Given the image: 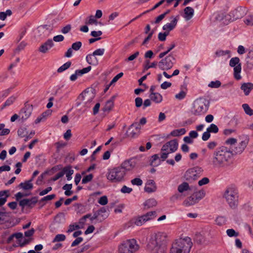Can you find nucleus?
<instances>
[{"mask_svg": "<svg viewBox=\"0 0 253 253\" xmlns=\"http://www.w3.org/2000/svg\"><path fill=\"white\" fill-rule=\"evenodd\" d=\"M158 238V236L156 234L150 236L147 245V250L150 253H165L166 247L159 244Z\"/></svg>", "mask_w": 253, "mask_h": 253, "instance_id": "4", "label": "nucleus"}, {"mask_svg": "<svg viewBox=\"0 0 253 253\" xmlns=\"http://www.w3.org/2000/svg\"><path fill=\"white\" fill-rule=\"evenodd\" d=\"M71 64V62L70 61H68L66 62L57 69V72L61 73L65 71L66 70L68 69L70 67Z\"/></svg>", "mask_w": 253, "mask_h": 253, "instance_id": "41", "label": "nucleus"}, {"mask_svg": "<svg viewBox=\"0 0 253 253\" xmlns=\"http://www.w3.org/2000/svg\"><path fill=\"white\" fill-rule=\"evenodd\" d=\"M118 143L117 142H115L114 143H112L111 144L112 149L110 150V151H106L103 155V159L105 160H107L109 159L111 155V152L113 151V149L118 145Z\"/></svg>", "mask_w": 253, "mask_h": 253, "instance_id": "37", "label": "nucleus"}, {"mask_svg": "<svg viewBox=\"0 0 253 253\" xmlns=\"http://www.w3.org/2000/svg\"><path fill=\"white\" fill-rule=\"evenodd\" d=\"M199 201L196 198L194 195L193 194L191 196L188 197L183 201V205L189 207L190 206L194 205V204L198 203Z\"/></svg>", "mask_w": 253, "mask_h": 253, "instance_id": "21", "label": "nucleus"}, {"mask_svg": "<svg viewBox=\"0 0 253 253\" xmlns=\"http://www.w3.org/2000/svg\"><path fill=\"white\" fill-rule=\"evenodd\" d=\"M161 160L158 154H155L152 156L150 165L153 167H157L160 165Z\"/></svg>", "mask_w": 253, "mask_h": 253, "instance_id": "31", "label": "nucleus"}, {"mask_svg": "<svg viewBox=\"0 0 253 253\" xmlns=\"http://www.w3.org/2000/svg\"><path fill=\"white\" fill-rule=\"evenodd\" d=\"M16 98L13 96H11L9 97L6 101L5 102L3 106L1 108V110L3 109L5 107H7L11 105L15 101Z\"/></svg>", "mask_w": 253, "mask_h": 253, "instance_id": "40", "label": "nucleus"}, {"mask_svg": "<svg viewBox=\"0 0 253 253\" xmlns=\"http://www.w3.org/2000/svg\"><path fill=\"white\" fill-rule=\"evenodd\" d=\"M168 32H165L164 33H159L158 34V39L159 41L163 42L166 40V37L169 35Z\"/></svg>", "mask_w": 253, "mask_h": 253, "instance_id": "56", "label": "nucleus"}, {"mask_svg": "<svg viewBox=\"0 0 253 253\" xmlns=\"http://www.w3.org/2000/svg\"><path fill=\"white\" fill-rule=\"evenodd\" d=\"M65 222V217L62 213L57 214L54 217V222L52 225L50 226L51 230L52 231V226L56 224H63Z\"/></svg>", "mask_w": 253, "mask_h": 253, "instance_id": "24", "label": "nucleus"}, {"mask_svg": "<svg viewBox=\"0 0 253 253\" xmlns=\"http://www.w3.org/2000/svg\"><path fill=\"white\" fill-rule=\"evenodd\" d=\"M91 67L90 66H89L81 70H76L75 72L76 73V74L77 75L78 77L82 76L84 74L89 72L91 70Z\"/></svg>", "mask_w": 253, "mask_h": 253, "instance_id": "38", "label": "nucleus"}, {"mask_svg": "<svg viewBox=\"0 0 253 253\" xmlns=\"http://www.w3.org/2000/svg\"><path fill=\"white\" fill-rule=\"evenodd\" d=\"M138 249V246L134 239L124 242L119 248V253H133Z\"/></svg>", "mask_w": 253, "mask_h": 253, "instance_id": "7", "label": "nucleus"}, {"mask_svg": "<svg viewBox=\"0 0 253 253\" xmlns=\"http://www.w3.org/2000/svg\"><path fill=\"white\" fill-rule=\"evenodd\" d=\"M224 197L229 206L232 209L237 208L238 205V192L234 186L227 187L224 192Z\"/></svg>", "mask_w": 253, "mask_h": 253, "instance_id": "3", "label": "nucleus"}, {"mask_svg": "<svg viewBox=\"0 0 253 253\" xmlns=\"http://www.w3.org/2000/svg\"><path fill=\"white\" fill-rule=\"evenodd\" d=\"M207 130L210 133L211 132V133H217L219 130L217 126L214 124H211L210 126L208 128H207Z\"/></svg>", "mask_w": 253, "mask_h": 253, "instance_id": "46", "label": "nucleus"}, {"mask_svg": "<svg viewBox=\"0 0 253 253\" xmlns=\"http://www.w3.org/2000/svg\"><path fill=\"white\" fill-rule=\"evenodd\" d=\"M82 45V43L81 42H77L72 44L71 48L76 51L80 49Z\"/></svg>", "mask_w": 253, "mask_h": 253, "instance_id": "59", "label": "nucleus"}, {"mask_svg": "<svg viewBox=\"0 0 253 253\" xmlns=\"http://www.w3.org/2000/svg\"><path fill=\"white\" fill-rule=\"evenodd\" d=\"M240 61L239 57H235L232 58L229 62V65L234 67V77L237 80H240L242 78L240 75L242 67Z\"/></svg>", "mask_w": 253, "mask_h": 253, "instance_id": "9", "label": "nucleus"}, {"mask_svg": "<svg viewBox=\"0 0 253 253\" xmlns=\"http://www.w3.org/2000/svg\"><path fill=\"white\" fill-rule=\"evenodd\" d=\"M98 203L101 205L104 206L108 203V199L106 196L100 197L98 201Z\"/></svg>", "mask_w": 253, "mask_h": 253, "instance_id": "62", "label": "nucleus"}, {"mask_svg": "<svg viewBox=\"0 0 253 253\" xmlns=\"http://www.w3.org/2000/svg\"><path fill=\"white\" fill-rule=\"evenodd\" d=\"M27 43L23 41L21 42L15 49V52H20L21 50H23L25 47Z\"/></svg>", "mask_w": 253, "mask_h": 253, "instance_id": "60", "label": "nucleus"}, {"mask_svg": "<svg viewBox=\"0 0 253 253\" xmlns=\"http://www.w3.org/2000/svg\"><path fill=\"white\" fill-rule=\"evenodd\" d=\"M195 241L199 244H202L204 241V237L200 233H196L194 238Z\"/></svg>", "mask_w": 253, "mask_h": 253, "instance_id": "50", "label": "nucleus"}, {"mask_svg": "<svg viewBox=\"0 0 253 253\" xmlns=\"http://www.w3.org/2000/svg\"><path fill=\"white\" fill-rule=\"evenodd\" d=\"M192 246V242L190 237L180 238L172 244L169 253H189Z\"/></svg>", "mask_w": 253, "mask_h": 253, "instance_id": "2", "label": "nucleus"}, {"mask_svg": "<svg viewBox=\"0 0 253 253\" xmlns=\"http://www.w3.org/2000/svg\"><path fill=\"white\" fill-rule=\"evenodd\" d=\"M131 183L134 185L141 186L143 183V181L139 178H135L131 180Z\"/></svg>", "mask_w": 253, "mask_h": 253, "instance_id": "58", "label": "nucleus"}, {"mask_svg": "<svg viewBox=\"0 0 253 253\" xmlns=\"http://www.w3.org/2000/svg\"><path fill=\"white\" fill-rule=\"evenodd\" d=\"M115 98V96H113L111 98L108 100L105 105V106L103 108L104 112L110 111L114 106V100Z\"/></svg>", "mask_w": 253, "mask_h": 253, "instance_id": "28", "label": "nucleus"}, {"mask_svg": "<svg viewBox=\"0 0 253 253\" xmlns=\"http://www.w3.org/2000/svg\"><path fill=\"white\" fill-rule=\"evenodd\" d=\"M71 25L70 24H68L61 29V32L63 34H66L68 33L71 30Z\"/></svg>", "mask_w": 253, "mask_h": 253, "instance_id": "63", "label": "nucleus"}, {"mask_svg": "<svg viewBox=\"0 0 253 253\" xmlns=\"http://www.w3.org/2000/svg\"><path fill=\"white\" fill-rule=\"evenodd\" d=\"M157 189V186L154 180L152 179L148 180L144 188L145 191L148 193H152L156 191Z\"/></svg>", "mask_w": 253, "mask_h": 253, "instance_id": "19", "label": "nucleus"}, {"mask_svg": "<svg viewBox=\"0 0 253 253\" xmlns=\"http://www.w3.org/2000/svg\"><path fill=\"white\" fill-rule=\"evenodd\" d=\"M247 12V8L245 7L238 6L235 10L230 12V16L232 18L230 19V21H233L238 19H240L244 16Z\"/></svg>", "mask_w": 253, "mask_h": 253, "instance_id": "12", "label": "nucleus"}, {"mask_svg": "<svg viewBox=\"0 0 253 253\" xmlns=\"http://www.w3.org/2000/svg\"><path fill=\"white\" fill-rule=\"evenodd\" d=\"M237 143V139L234 138H229L225 141V144L229 145V147H234Z\"/></svg>", "mask_w": 253, "mask_h": 253, "instance_id": "49", "label": "nucleus"}, {"mask_svg": "<svg viewBox=\"0 0 253 253\" xmlns=\"http://www.w3.org/2000/svg\"><path fill=\"white\" fill-rule=\"evenodd\" d=\"M93 177L92 174H89L84 176L82 179V183L83 184H86L92 180Z\"/></svg>", "mask_w": 253, "mask_h": 253, "instance_id": "53", "label": "nucleus"}, {"mask_svg": "<svg viewBox=\"0 0 253 253\" xmlns=\"http://www.w3.org/2000/svg\"><path fill=\"white\" fill-rule=\"evenodd\" d=\"M157 202L155 199L152 198L146 200L144 203V206L145 209H148L153 207H155Z\"/></svg>", "mask_w": 253, "mask_h": 253, "instance_id": "29", "label": "nucleus"}, {"mask_svg": "<svg viewBox=\"0 0 253 253\" xmlns=\"http://www.w3.org/2000/svg\"><path fill=\"white\" fill-rule=\"evenodd\" d=\"M200 175L193 169H189L186 171L185 175V178L188 181L195 180L199 177Z\"/></svg>", "mask_w": 253, "mask_h": 253, "instance_id": "20", "label": "nucleus"}, {"mask_svg": "<svg viewBox=\"0 0 253 253\" xmlns=\"http://www.w3.org/2000/svg\"><path fill=\"white\" fill-rule=\"evenodd\" d=\"M221 82L219 81H211L208 85L211 88H218L221 85Z\"/></svg>", "mask_w": 253, "mask_h": 253, "instance_id": "52", "label": "nucleus"}, {"mask_svg": "<svg viewBox=\"0 0 253 253\" xmlns=\"http://www.w3.org/2000/svg\"><path fill=\"white\" fill-rule=\"evenodd\" d=\"M186 95V92L184 90H181L180 92L175 95L176 99L181 100L183 99Z\"/></svg>", "mask_w": 253, "mask_h": 253, "instance_id": "55", "label": "nucleus"}, {"mask_svg": "<svg viewBox=\"0 0 253 253\" xmlns=\"http://www.w3.org/2000/svg\"><path fill=\"white\" fill-rule=\"evenodd\" d=\"M81 228V227H80V226L76 223H75L74 224H70L69 226V228H68V230L67 231V232L71 233V232H73V231H74L76 229H80Z\"/></svg>", "mask_w": 253, "mask_h": 253, "instance_id": "51", "label": "nucleus"}, {"mask_svg": "<svg viewBox=\"0 0 253 253\" xmlns=\"http://www.w3.org/2000/svg\"><path fill=\"white\" fill-rule=\"evenodd\" d=\"M242 107L246 114L250 116L253 115V110L250 108L248 104H243Z\"/></svg>", "mask_w": 253, "mask_h": 253, "instance_id": "42", "label": "nucleus"}, {"mask_svg": "<svg viewBox=\"0 0 253 253\" xmlns=\"http://www.w3.org/2000/svg\"><path fill=\"white\" fill-rule=\"evenodd\" d=\"M170 153L175 152L178 148V142L176 139H173L167 142Z\"/></svg>", "mask_w": 253, "mask_h": 253, "instance_id": "25", "label": "nucleus"}, {"mask_svg": "<svg viewBox=\"0 0 253 253\" xmlns=\"http://www.w3.org/2000/svg\"><path fill=\"white\" fill-rule=\"evenodd\" d=\"M135 164V159L131 158L125 161L120 167L122 168L123 169L125 170V172L126 173L127 171L132 169L134 168Z\"/></svg>", "mask_w": 253, "mask_h": 253, "instance_id": "16", "label": "nucleus"}, {"mask_svg": "<svg viewBox=\"0 0 253 253\" xmlns=\"http://www.w3.org/2000/svg\"><path fill=\"white\" fill-rule=\"evenodd\" d=\"M142 215L146 222L155 218L157 216V212L155 211H149Z\"/></svg>", "mask_w": 253, "mask_h": 253, "instance_id": "32", "label": "nucleus"}, {"mask_svg": "<svg viewBox=\"0 0 253 253\" xmlns=\"http://www.w3.org/2000/svg\"><path fill=\"white\" fill-rule=\"evenodd\" d=\"M54 46V43L52 39L47 40L44 43L41 45L39 50L42 53H45Z\"/></svg>", "mask_w": 253, "mask_h": 253, "instance_id": "18", "label": "nucleus"}, {"mask_svg": "<svg viewBox=\"0 0 253 253\" xmlns=\"http://www.w3.org/2000/svg\"><path fill=\"white\" fill-rule=\"evenodd\" d=\"M33 111V106L30 104H26L23 108L20 113L19 116L22 122L26 121L31 115Z\"/></svg>", "mask_w": 253, "mask_h": 253, "instance_id": "14", "label": "nucleus"}, {"mask_svg": "<svg viewBox=\"0 0 253 253\" xmlns=\"http://www.w3.org/2000/svg\"><path fill=\"white\" fill-rule=\"evenodd\" d=\"M215 54L218 57L223 56H224V55H225L226 54H229L228 57H230V51L228 50H217L215 52Z\"/></svg>", "mask_w": 253, "mask_h": 253, "instance_id": "48", "label": "nucleus"}, {"mask_svg": "<svg viewBox=\"0 0 253 253\" xmlns=\"http://www.w3.org/2000/svg\"><path fill=\"white\" fill-rule=\"evenodd\" d=\"M17 133L20 137H25L26 135L28 134L27 128L25 127H20L18 129Z\"/></svg>", "mask_w": 253, "mask_h": 253, "instance_id": "44", "label": "nucleus"}, {"mask_svg": "<svg viewBox=\"0 0 253 253\" xmlns=\"http://www.w3.org/2000/svg\"><path fill=\"white\" fill-rule=\"evenodd\" d=\"M95 97V94L93 93L92 88H87L82 92L78 97V99L81 101H84V104L88 106V104L90 103Z\"/></svg>", "mask_w": 253, "mask_h": 253, "instance_id": "10", "label": "nucleus"}, {"mask_svg": "<svg viewBox=\"0 0 253 253\" xmlns=\"http://www.w3.org/2000/svg\"><path fill=\"white\" fill-rule=\"evenodd\" d=\"M125 170L120 166L108 170L107 178L112 182H120L125 180Z\"/></svg>", "mask_w": 253, "mask_h": 253, "instance_id": "5", "label": "nucleus"}, {"mask_svg": "<svg viewBox=\"0 0 253 253\" xmlns=\"http://www.w3.org/2000/svg\"><path fill=\"white\" fill-rule=\"evenodd\" d=\"M132 191L131 188H129L126 185H124L121 189V192L123 193H130Z\"/></svg>", "mask_w": 253, "mask_h": 253, "instance_id": "64", "label": "nucleus"}, {"mask_svg": "<svg viewBox=\"0 0 253 253\" xmlns=\"http://www.w3.org/2000/svg\"><path fill=\"white\" fill-rule=\"evenodd\" d=\"M175 61V58L170 54L158 63V66L162 70H169L173 67Z\"/></svg>", "mask_w": 253, "mask_h": 253, "instance_id": "8", "label": "nucleus"}, {"mask_svg": "<svg viewBox=\"0 0 253 253\" xmlns=\"http://www.w3.org/2000/svg\"><path fill=\"white\" fill-rule=\"evenodd\" d=\"M246 51L248 53L245 58V66L248 70H251L253 69V44L247 48Z\"/></svg>", "mask_w": 253, "mask_h": 253, "instance_id": "13", "label": "nucleus"}, {"mask_svg": "<svg viewBox=\"0 0 253 253\" xmlns=\"http://www.w3.org/2000/svg\"><path fill=\"white\" fill-rule=\"evenodd\" d=\"M184 18L186 21L190 20L194 15V9L190 6L185 7L184 9Z\"/></svg>", "mask_w": 253, "mask_h": 253, "instance_id": "22", "label": "nucleus"}, {"mask_svg": "<svg viewBox=\"0 0 253 253\" xmlns=\"http://www.w3.org/2000/svg\"><path fill=\"white\" fill-rule=\"evenodd\" d=\"M38 202V198L33 197L31 199H24L19 202V205L22 208L27 206L33 208Z\"/></svg>", "mask_w": 253, "mask_h": 253, "instance_id": "17", "label": "nucleus"}, {"mask_svg": "<svg viewBox=\"0 0 253 253\" xmlns=\"http://www.w3.org/2000/svg\"><path fill=\"white\" fill-rule=\"evenodd\" d=\"M225 218L223 216H218L215 219L216 224L221 226L225 223Z\"/></svg>", "mask_w": 253, "mask_h": 253, "instance_id": "57", "label": "nucleus"}, {"mask_svg": "<svg viewBox=\"0 0 253 253\" xmlns=\"http://www.w3.org/2000/svg\"><path fill=\"white\" fill-rule=\"evenodd\" d=\"M241 89L244 91L245 95H248L253 89V84L251 83H244L241 85Z\"/></svg>", "mask_w": 253, "mask_h": 253, "instance_id": "23", "label": "nucleus"}, {"mask_svg": "<svg viewBox=\"0 0 253 253\" xmlns=\"http://www.w3.org/2000/svg\"><path fill=\"white\" fill-rule=\"evenodd\" d=\"M18 187L25 190H27L32 189L33 188V185L32 183H30L28 181H26L25 182L20 183L19 184Z\"/></svg>", "mask_w": 253, "mask_h": 253, "instance_id": "34", "label": "nucleus"}, {"mask_svg": "<svg viewBox=\"0 0 253 253\" xmlns=\"http://www.w3.org/2000/svg\"><path fill=\"white\" fill-rule=\"evenodd\" d=\"M86 60L90 65H97L98 64V60L93 53L87 55Z\"/></svg>", "mask_w": 253, "mask_h": 253, "instance_id": "26", "label": "nucleus"}, {"mask_svg": "<svg viewBox=\"0 0 253 253\" xmlns=\"http://www.w3.org/2000/svg\"><path fill=\"white\" fill-rule=\"evenodd\" d=\"M175 46V44L174 42H172L168 47V49L166 50V51L161 52L159 55V58H163L165 55H166L169 52H170L173 48Z\"/></svg>", "mask_w": 253, "mask_h": 253, "instance_id": "43", "label": "nucleus"}, {"mask_svg": "<svg viewBox=\"0 0 253 253\" xmlns=\"http://www.w3.org/2000/svg\"><path fill=\"white\" fill-rule=\"evenodd\" d=\"M226 233L230 237H237L239 235V233L236 232L233 229H227L226 230Z\"/></svg>", "mask_w": 253, "mask_h": 253, "instance_id": "54", "label": "nucleus"}, {"mask_svg": "<svg viewBox=\"0 0 253 253\" xmlns=\"http://www.w3.org/2000/svg\"><path fill=\"white\" fill-rule=\"evenodd\" d=\"M199 201L202 199L205 196V192L204 190H200L193 193Z\"/></svg>", "mask_w": 253, "mask_h": 253, "instance_id": "45", "label": "nucleus"}, {"mask_svg": "<svg viewBox=\"0 0 253 253\" xmlns=\"http://www.w3.org/2000/svg\"><path fill=\"white\" fill-rule=\"evenodd\" d=\"M185 128H182L178 129H174L170 132V135L172 136H179L184 134L186 133Z\"/></svg>", "mask_w": 253, "mask_h": 253, "instance_id": "35", "label": "nucleus"}, {"mask_svg": "<svg viewBox=\"0 0 253 253\" xmlns=\"http://www.w3.org/2000/svg\"><path fill=\"white\" fill-rule=\"evenodd\" d=\"M248 143V140L246 139L242 141L238 144H236L234 147H228V149H229L230 151L231 152L232 158L235 155L242 153L245 150V148L247 147Z\"/></svg>", "mask_w": 253, "mask_h": 253, "instance_id": "11", "label": "nucleus"}, {"mask_svg": "<svg viewBox=\"0 0 253 253\" xmlns=\"http://www.w3.org/2000/svg\"><path fill=\"white\" fill-rule=\"evenodd\" d=\"M149 97L152 101L156 103H161L163 100V97L159 93H150Z\"/></svg>", "mask_w": 253, "mask_h": 253, "instance_id": "27", "label": "nucleus"}, {"mask_svg": "<svg viewBox=\"0 0 253 253\" xmlns=\"http://www.w3.org/2000/svg\"><path fill=\"white\" fill-rule=\"evenodd\" d=\"M209 102L206 100L197 99L193 104L191 113L195 116H200L205 114L209 108Z\"/></svg>", "mask_w": 253, "mask_h": 253, "instance_id": "6", "label": "nucleus"}, {"mask_svg": "<svg viewBox=\"0 0 253 253\" xmlns=\"http://www.w3.org/2000/svg\"><path fill=\"white\" fill-rule=\"evenodd\" d=\"M190 189L189 185L187 182H184L178 186L177 190L179 193H183Z\"/></svg>", "mask_w": 253, "mask_h": 253, "instance_id": "36", "label": "nucleus"}, {"mask_svg": "<svg viewBox=\"0 0 253 253\" xmlns=\"http://www.w3.org/2000/svg\"><path fill=\"white\" fill-rule=\"evenodd\" d=\"M134 223L137 226H141L143 224L146 222L145 218L143 215L137 217L133 219Z\"/></svg>", "mask_w": 253, "mask_h": 253, "instance_id": "39", "label": "nucleus"}, {"mask_svg": "<svg viewBox=\"0 0 253 253\" xmlns=\"http://www.w3.org/2000/svg\"><path fill=\"white\" fill-rule=\"evenodd\" d=\"M232 159L231 152L228 147L221 146L216 148L210 158V163L215 168H224L229 165Z\"/></svg>", "mask_w": 253, "mask_h": 253, "instance_id": "1", "label": "nucleus"}, {"mask_svg": "<svg viewBox=\"0 0 253 253\" xmlns=\"http://www.w3.org/2000/svg\"><path fill=\"white\" fill-rule=\"evenodd\" d=\"M66 239V236L64 234H57L55 236L54 238L53 239L52 242H59L61 241H64Z\"/></svg>", "mask_w": 253, "mask_h": 253, "instance_id": "47", "label": "nucleus"}, {"mask_svg": "<svg viewBox=\"0 0 253 253\" xmlns=\"http://www.w3.org/2000/svg\"><path fill=\"white\" fill-rule=\"evenodd\" d=\"M89 19L88 21L85 22L86 24H94L95 25H97L98 24L97 21L95 19L94 17L92 15H90L89 17Z\"/></svg>", "mask_w": 253, "mask_h": 253, "instance_id": "61", "label": "nucleus"}, {"mask_svg": "<svg viewBox=\"0 0 253 253\" xmlns=\"http://www.w3.org/2000/svg\"><path fill=\"white\" fill-rule=\"evenodd\" d=\"M142 215L146 222L155 218L157 216V212L155 211H149Z\"/></svg>", "mask_w": 253, "mask_h": 253, "instance_id": "33", "label": "nucleus"}, {"mask_svg": "<svg viewBox=\"0 0 253 253\" xmlns=\"http://www.w3.org/2000/svg\"><path fill=\"white\" fill-rule=\"evenodd\" d=\"M62 171L64 172V174L66 173L68 180H70L72 179V175L74 173V170L71 169V167L70 166L64 167Z\"/></svg>", "mask_w": 253, "mask_h": 253, "instance_id": "30", "label": "nucleus"}, {"mask_svg": "<svg viewBox=\"0 0 253 253\" xmlns=\"http://www.w3.org/2000/svg\"><path fill=\"white\" fill-rule=\"evenodd\" d=\"M170 19H172L170 23H167L163 26V30L165 32H168L172 31L176 27L177 22L179 19V15H177L176 16H171Z\"/></svg>", "mask_w": 253, "mask_h": 253, "instance_id": "15", "label": "nucleus"}]
</instances>
